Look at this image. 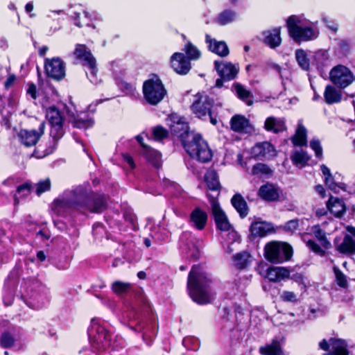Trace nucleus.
Here are the masks:
<instances>
[{
	"mask_svg": "<svg viewBox=\"0 0 355 355\" xmlns=\"http://www.w3.org/2000/svg\"><path fill=\"white\" fill-rule=\"evenodd\" d=\"M106 206V197L94 193L88 184L65 191L53 203V208L59 214L69 209L100 213L105 209Z\"/></svg>",
	"mask_w": 355,
	"mask_h": 355,
	"instance_id": "f257e3e1",
	"label": "nucleus"
},
{
	"mask_svg": "<svg viewBox=\"0 0 355 355\" xmlns=\"http://www.w3.org/2000/svg\"><path fill=\"white\" fill-rule=\"evenodd\" d=\"M171 120L172 121L170 125L171 133L180 139L187 153L200 162L210 161L212 153L207 142L199 135L189 131V125L185 119L173 115Z\"/></svg>",
	"mask_w": 355,
	"mask_h": 355,
	"instance_id": "f03ea898",
	"label": "nucleus"
},
{
	"mask_svg": "<svg viewBox=\"0 0 355 355\" xmlns=\"http://www.w3.org/2000/svg\"><path fill=\"white\" fill-rule=\"evenodd\" d=\"M213 279L200 266H193L187 279V290L191 298L198 304H209L215 298Z\"/></svg>",
	"mask_w": 355,
	"mask_h": 355,
	"instance_id": "7ed1b4c3",
	"label": "nucleus"
},
{
	"mask_svg": "<svg viewBox=\"0 0 355 355\" xmlns=\"http://www.w3.org/2000/svg\"><path fill=\"white\" fill-rule=\"evenodd\" d=\"M46 118L51 125V140L46 148L43 149L41 145L36 148L34 155L37 158H42L51 154L57 147L58 141L64 135L63 119L55 106L47 108Z\"/></svg>",
	"mask_w": 355,
	"mask_h": 355,
	"instance_id": "20e7f679",
	"label": "nucleus"
},
{
	"mask_svg": "<svg viewBox=\"0 0 355 355\" xmlns=\"http://www.w3.org/2000/svg\"><path fill=\"white\" fill-rule=\"evenodd\" d=\"M288 33L296 42L313 40L318 37V32L302 16L292 15L286 21Z\"/></svg>",
	"mask_w": 355,
	"mask_h": 355,
	"instance_id": "39448f33",
	"label": "nucleus"
},
{
	"mask_svg": "<svg viewBox=\"0 0 355 355\" xmlns=\"http://www.w3.org/2000/svg\"><path fill=\"white\" fill-rule=\"evenodd\" d=\"M88 336L92 347L96 350L101 351L109 348H116V346L111 341L110 334L103 326L100 324L97 319L94 318L91 320V324L88 329Z\"/></svg>",
	"mask_w": 355,
	"mask_h": 355,
	"instance_id": "423d86ee",
	"label": "nucleus"
},
{
	"mask_svg": "<svg viewBox=\"0 0 355 355\" xmlns=\"http://www.w3.org/2000/svg\"><path fill=\"white\" fill-rule=\"evenodd\" d=\"M293 255L291 246L286 242L272 241L264 247V257L273 263H281L288 261Z\"/></svg>",
	"mask_w": 355,
	"mask_h": 355,
	"instance_id": "0eeeda50",
	"label": "nucleus"
},
{
	"mask_svg": "<svg viewBox=\"0 0 355 355\" xmlns=\"http://www.w3.org/2000/svg\"><path fill=\"white\" fill-rule=\"evenodd\" d=\"M214 104L213 98L204 94L198 93L196 95V100L191 105V110L199 119H205L208 116L211 123L216 125L218 121L216 116H214L211 112Z\"/></svg>",
	"mask_w": 355,
	"mask_h": 355,
	"instance_id": "6e6552de",
	"label": "nucleus"
},
{
	"mask_svg": "<svg viewBox=\"0 0 355 355\" xmlns=\"http://www.w3.org/2000/svg\"><path fill=\"white\" fill-rule=\"evenodd\" d=\"M74 55L78 60H80L83 65L87 67L89 71L87 76L90 82L94 85H97L100 80L97 77L98 69L96 65V59L92 55L90 51L84 44H76Z\"/></svg>",
	"mask_w": 355,
	"mask_h": 355,
	"instance_id": "1a4fd4ad",
	"label": "nucleus"
},
{
	"mask_svg": "<svg viewBox=\"0 0 355 355\" xmlns=\"http://www.w3.org/2000/svg\"><path fill=\"white\" fill-rule=\"evenodd\" d=\"M311 234L317 239L320 245L312 239H304L306 246L316 254L320 257L325 256V250L331 248V243L327 237L326 232L319 225H315L311 227Z\"/></svg>",
	"mask_w": 355,
	"mask_h": 355,
	"instance_id": "9d476101",
	"label": "nucleus"
},
{
	"mask_svg": "<svg viewBox=\"0 0 355 355\" xmlns=\"http://www.w3.org/2000/svg\"><path fill=\"white\" fill-rule=\"evenodd\" d=\"M330 81L339 89H345L354 80V73L346 66L338 64L329 71Z\"/></svg>",
	"mask_w": 355,
	"mask_h": 355,
	"instance_id": "9b49d317",
	"label": "nucleus"
},
{
	"mask_svg": "<svg viewBox=\"0 0 355 355\" xmlns=\"http://www.w3.org/2000/svg\"><path fill=\"white\" fill-rule=\"evenodd\" d=\"M44 71L48 77L60 80L65 76V64L58 57L46 58L44 60Z\"/></svg>",
	"mask_w": 355,
	"mask_h": 355,
	"instance_id": "f8f14e48",
	"label": "nucleus"
},
{
	"mask_svg": "<svg viewBox=\"0 0 355 355\" xmlns=\"http://www.w3.org/2000/svg\"><path fill=\"white\" fill-rule=\"evenodd\" d=\"M208 197L211 203V212L217 229L223 232L229 231L232 228V225L225 213L223 211L219 203L214 197L210 198L209 196H208Z\"/></svg>",
	"mask_w": 355,
	"mask_h": 355,
	"instance_id": "ddd939ff",
	"label": "nucleus"
},
{
	"mask_svg": "<svg viewBox=\"0 0 355 355\" xmlns=\"http://www.w3.org/2000/svg\"><path fill=\"white\" fill-rule=\"evenodd\" d=\"M44 128L45 124L42 122L37 130H21L18 133L21 143L27 147L35 146L44 134Z\"/></svg>",
	"mask_w": 355,
	"mask_h": 355,
	"instance_id": "4468645a",
	"label": "nucleus"
},
{
	"mask_svg": "<svg viewBox=\"0 0 355 355\" xmlns=\"http://www.w3.org/2000/svg\"><path fill=\"white\" fill-rule=\"evenodd\" d=\"M350 234L344 236L340 243L335 240V246L337 251L343 254L352 255L355 254V228L348 227Z\"/></svg>",
	"mask_w": 355,
	"mask_h": 355,
	"instance_id": "2eb2a0df",
	"label": "nucleus"
},
{
	"mask_svg": "<svg viewBox=\"0 0 355 355\" xmlns=\"http://www.w3.org/2000/svg\"><path fill=\"white\" fill-rule=\"evenodd\" d=\"M171 65L173 69L180 75L187 74L191 68L190 61L182 53H175L171 56Z\"/></svg>",
	"mask_w": 355,
	"mask_h": 355,
	"instance_id": "dca6fc26",
	"label": "nucleus"
},
{
	"mask_svg": "<svg viewBox=\"0 0 355 355\" xmlns=\"http://www.w3.org/2000/svg\"><path fill=\"white\" fill-rule=\"evenodd\" d=\"M230 128L234 132L239 133L248 134L254 131V128L250 124V121L241 114H236L232 117Z\"/></svg>",
	"mask_w": 355,
	"mask_h": 355,
	"instance_id": "f3484780",
	"label": "nucleus"
},
{
	"mask_svg": "<svg viewBox=\"0 0 355 355\" xmlns=\"http://www.w3.org/2000/svg\"><path fill=\"white\" fill-rule=\"evenodd\" d=\"M214 65L219 76L225 80H233L239 72V69L230 62L215 61Z\"/></svg>",
	"mask_w": 355,
	"mask_h": 355,
	"instance_id": "a211bd4d",
	"label": "nucleus"
},
{
	"mask_svg": "<svg viewBox=\"0 0 355 355\" xmlns=\"http://www.w3.org/2000/svg\"><path fill=\"white\" fill-rule=\"evenodd\" d=\"M66 112L69 117V121L76 128H88L94 124V120L86 114H78L68 107H66Z\"/></svg>",
	"mask_w": 355,
	"mask_h": 355,
	"instance_id": "6ab92c4d",
	"label": "nucleus"
},
{
	"mask_svg": "<svg viewBox=\"0 0 355 355\" xmlns=\"http://www.w3.org/2000/svg\"><path fill=\"white\" fill-rule=\"evenodd\" d=\"M251 153L254 157L270 159L275 156L276 151L270 143L264 141L257 144L252 148Z\"/></svg>",
	"mask_w": 355,
	"mask_h": 355,
	"instance_id": "aec40b11",
	"label": "nucleus"
},
{
	"mask_svg": "<svg viewBox=\"0 0 355 355\" xmlns=\"http://www.w3.org/2000/svg\"><path fill=\"white\" fill-rule=\"evenodd\" d=\"M250 236L253 238L263 237L270 233L274 232L275 230L271 223L265 221H254L250 227Z\"/></svg>",
	"mask_w": 355,
	"mask_h": 355,
	"instance_id": "412c9836",
	"label": "nucleus"
},
{
	"mask_svg": "<svg viewBox=\"0 0 355 355\" xmlns=\"http://www.w3.org/2000/svg\"><path fill=\"white\" fill-rule=\"evenodd\" d=\"M205 42L207 44L209 50L220 57H225L229 55L230 51L227 44L223 41H217L209 35H205Z\"/></svg>",
	"mask_w": 355,
	"mask_h": 355,
	"instance_id": "4be33fe9",
	"label": "nucleus"
},
{
	"mask_svg": "<svg viewBox=\"0 0 355 355\" xmlns=\"http://www.w3.org/2000/svg\"><path fill=\"white\" fill-rule=\"evenodd\" d=\"M207 214L200 208H195L190 214L191 225L198 230H202L207 223Z\"/></svg>",
	"mask_w": 355,
	"mask_h": 355,
	"instance_id": "5701e85b",
	"label": "nucleus"
},
{
	"mask_svg": "<svg viewBox=\"0 0 355 355\" xmlns=\"http://www.w3.org/2000/svg\"><path fill=\"white\" fill-rule=\"evenodd\" d=\"M264 129L274 134H278L286 130V122L284 118L269 116L264 122Z\"/></svg>",
	"mask_w": 355,
	"mask_h": 355,
	"instance_id": "b1692460",
	"label": "nucleus"
},
{
	"mask_svg": "<svg viewBox=\"0 0 355 355\" xmlns=\"http://www.w3.org/2000/svg\"><path fill=\"white\" fill-rule=\"evenodd\" d=\"M290 276V270L284 267L272 266L267 269L265 277L268 279L269 281L273 282H278L286 279Z\"/></svg>",
	"mask_w": 355,
	"mask_h": 355,
	"instance_id": "393cba45",
	"label": "nucleus"
},
{
	"mask_svg": "<svg viewBox=\"0 0 355 355\" xmlns=\"http://www.w3.org/2000/svg\"><path fill=\"white\" fill-rule=\"evenodd\" d=\"M259 196L266 201H277L279 198V189L272 184L262 185L258 191Z\"/></svg>",
	"mask_w": 355,
	"mask_h": 355,
	"instance_id": "a878e982",
	"label": "nucleus"
},
{
	"mask_svg": "<svg viewBox=\"0 0 355 355\" xmlns=\"http://www.w3.org/2000/svg\"><path fill=\"white\" fill-rule=\"evenodd\" d=\"M144 133L137 135L136 137V139L140 144L141 147L142 148V150L141 153V155L144 156V157L146 159V160L149 164L154 166H155V151L153 148H151L147 143L144 141ZM145 137H146L148 139L150 140V139L146 135H145Z\"/></svg>",
	"mask_w": 355,
	"mask_h": 355,
	"instance_id": "bb28decb",
	"label": "nucleus"
},
{
	"mask_svg": "<svg viewBox=\"0 0 355 355\" xmlns=\"http://www.w3.org/2000/svg\"><path fill=\"white\" fill-rule=\"evenodd\" d=\"M232 90L236 96L246 105L250 106L253 104V95L244 85L239 83H234L232 85Z\"/></svg>",
	"mask_w": 355,
	"mask_h": 355,
	"instance_id": "cd10ccee",
	"label": "nucleus"
},
{
	"mask_svg": "<svg viewBox=\"0 0 355 355\" xmlns=\"http://www.w3.org/2000/svg\"><path fill=\"white\" fill-rule=\"evenodd\" d=\"M343 96L342 92L336 86L328 85L324 92V98L326 103L329 105L338 103L341 101Z\"/></svg>",
	"mask_w": 355,
	"mask_h": 355,
	"instance_id": "c85d7f7f",
	"label": "nucleus"
},
{
	"mask_svg": "<svg viewBox=\"0 0 355 355\" xmlns=\"http://www.w3.org/2000/svg\"><path fill=\"white\" fill-rule=\"evenodd\" d=\"M263 42L270 48H275L280 45L282 39L280 37V28H275L272 30L266 31L263 33Z\"/></svg>",
	"mask_w": 355,
	"mask_h": 355,
	"instance_id": "c756f323",
	"label": "nucleus"
},
{
	"mask_svg": "<svg viewBox=\"0 0 355 355\" xmlns=\"http://www.w3.org/2000/svg\"><path fill=\"white\" fill-rule=\"evenodd\" d=\"M331 350L324 355H349L346 342L341 339L330 338Z\"/></svg>",
	"mask_w": 355,
	"mask_h": 355,
	"instance_id": "7c9ffc66",
	"label": "nucleus"
},
{
	"mask_svg": "<svg viewBox=\"0 0 355 355\" xmlns=\"http://www.w3.org/2000/svg\"><path fill=\"white\" fill-rule=\"evenodd\" d=\"M145 100L150 105H155V81L154 78L146 80L143 84Z\"/></svg>",
	"mask_w": 355,
	"mask_h": 355,
	"instance_id": "2f4dec72",
	"label": "nucleus"
},
{
	"mask_svg": "<svg viewBox=\"0 0 355 355\" xmlns=\"http://www.w3.org/2000/svg\"><path fill=\"white\" fill-rule=\"evenodd\" d=\"M327 207L331 213L336 217H340L346 210L343 200L332 196L328 200Z\"/></svg>",
	"mask_w": 355,
	"mask_h": 355,
	"instance_id": "473e14b6",
	"label": "nucleus"
},
{
	"mask_svg": "<svg viewBox=\"0 0 355 355\" xmlns=\"http://www.w3.org/2000/svg\"><path fill=\"white\" fill-rule=\"evenodd\" d=\"M259 352L261 355H284L280 342L276 340L261 347Z\"/></svg>",
	"mask_w": 355,
	"mask_h": 355,
	"instance_id": "72a5a7b5",
	"label": "nucleus"
},
{
	"mask_svg": "<svg viewBox=\"0 0 355 355\" xmlns=\"http://www.w3.org/2000/svg\"><path fill=\"white\" fill-rule=\"evenodd\" d=\"M291 140L295 146H302L306 145V129L303 125L302 121H298L297 128Z\"/></svg>",
	"mask_w": 355,
	"mask_h": 355,
	"instance_id": "f704fd0d",
	"label": "nucleus"
},
{
	"mask_svg": "<svg viewBox=\"0 0 355 355\" xmlns=\"http://www.w3.org/2000/svg\"><path fill=\"white\" fill-rule=\"evenodd\" d=\"M231 202L241 218H244L248 214L247 203L241 194H235Z\"/></svg>",
	"mask_w": 355,
	"mask_h": 355,
	"instance_id": "c9c22d12",
	"label": "nucleus"
},
{
	"mask_svg": "<svg viewBox=\"0 0 355 355\" xmlns=\"http://www.w3.org/2000/svg\"><path fill=\"white\" fill-rule=\"evenodd\" d=\"M205 180L209 189L218 191L220 188L218 177L214 170H208L205 175Z\"/></svg>",
	"mask_w": 355,
	"mask_h": 355,
	"instance_id": "e433bc0d",
	"label": "nucleus"
},
{
	"mask_svg": "<svg viewBox=\"0 0 355 355\" xmlns=\"http://www.w3.org/2000/svg\"><path fill=\"white\" fill-rule=\"evenodd\" d=\"M237 13L233 10H225L221 12L216 18V21L221 26L227 25L236 20Z\"/></svg>",
	"mask_w": 355,
	"mask_h": 355,
	"instance_id": "4c0bfd02",
	"label": "nucleus"
},
{
	"mask_svg": "<svg viewBox=\"0 0 355 355\" xmlns=\"http://www.w3.org/2000/svg\"><path fill=\"white\" fill-rule=\"evenodd\" d=\"M310 157L306 152L302 150H295L291 155V160L293 164L299 167H304L309 160Z\"/></svg>",
	"mask_w": 355,
	"mask_h": 355,
	"instance_id": "58836bf2",
	"label": "nucleus"
},
{
	"mask_svg": "<svg viewBox=\"0 0 355 355\" xmlns=\"http://www.w3.org/2000/svg\"><path fill=\"white\" fill-rule=\"evenodd\" d=\"M329 61V54L326 50H319L315 53L313 62L318 69H322Z\"/></svg>",
	"mask_w": 355,
	"mask_h": 355,
	"instance_id": "ea45409f",
	"label": "nucleus"
},
{
	"mask_svg": "<svg viewBox=\"0 0 355 355\" xmlns=\"http://www.w3.org/2000/svg\"><path fill=\"white\" fill-rule=\"evenodd\" d=\"M295 58L299 66L304 71H308L310 67L309 59L305 51L297 49L295 51Z\"/></svg>",
	"mask_w": 355,
	"mask_h": 355,
	"instance_id": "a19ab883",
	"label": "nucleus"
},
{
	"mask_svg": "<svg viewBox=\"0 0 355 355\" xmlns=\"http://www.w3.org/2000/svg\"><path fill=\"white\" fill-rule=\"evenodd\" d=\"M182 50L187 54V58L189 61L191 60H198L201 55L200 51L190 42L186 43Z\"/></svg>",
	"mask_w": 355,
	"mask_h": 355,
	"instance_id": "79ce46f5",
	"label": "nucleus"
},
{
	"mask_svg": "<svg viewBox=\"0 0 355 355\" xmlns=\"http://www.w3.org/2000/svg\"><path fill=\"white\" fill-rule=\"evenodd\" d=\"M112 290L116 295H122L126 293L132 288V284L128 282L121 281H115L112 284Z\"/></svg>",
	"mask_w": 355,
	"mask_h": 355,
	"instance_id": "37998d69",
	"label": "nucleus"
},
{
	"mask_svg": "<svg viewBox=\"0 0 355 355\" xmlns=\"http://www.w3.org/2000/svg\"><path fill=\"white\" fill-rule=\"evenodd\" d=\"M250 254L247 252H242L235 254L233 257L234 265L239 269L246 267L248 263Z\"/></svg>",
	"mask_w": 355,
	"mask_h": 355,
	"instance_id": "c03bdc74",
	"label": "nucleus"
},
{
	"mask_svg": "<svg viewBox=\"0 0 355 355\" xmlns=\"http://www.w3.org/2000/svg\"><path fill=\"white\" fill-rule=\"evenodd\" d=\"M272 173L270 167L262 163L255 164L252 168V174L254 175H270Z\"/></svg>",
	"mask_w": 355,
	"mask_h": 355,
	"instance_id": "a18cd8bd",
	"label": "nucleus"
},
{
	"mask_svg": "<svg viewBox=\"0 0 355 355\" xmlns=\"http://www.w3.org/2000/svg\"><path fill=\"white\" fill-rule=\"evenodd\" d=\"M334 271L337 284L340 287L346 288L347 286V280L346 276L337 268H334Z\"/></svg>",
	"mask_w": 355,
	"mask_h": 355,
	"instance_id": "49530a36",
	"label": "nucleus"
},
{
	"mask_svg": "<svg viewBox=\"0 0 355 355\" xmlns=\"http://www.w3.org/2000/svg\"><path fill=\"white\" fill-rule=\"evenodd\" d=\"M51 187V181L49 178L39 182L36 184V193L40 196L41 193L48 191Z\"/></svg>",
	"mask_w": 355,
	"mask_h": 355,
	"instance_id": "de8ad7c7",
	"label": "nucleus"
},
{
	"mask_svg": "<svg viewBox=\"0 0 355 355\" xmlns=\"http://www.w3.org/2000/svg\"><path fill=\"white\" fill-rule=\"evenodd\" d=\"M167 95V90L164 87L162 81L157 78V104L163 100Z\"/></svg>",
	"mask_w": 355,
	"mask_h": 355,
	"instance_id": "09e8293b",
	"label": "nucleus"
},
{
	"mask_svg": "<svg viewBox=\"0 0 355 355\" xmlns=\"http://www.w3.org/2000/svg\"><path fill=\"white\" fill-rule=\"evenodd\" d=\"M299 227V220L293 219L286 222L283 226V230L285 232L293 233L297 230Z\"/></svg>",
	"mask_w": 355,
	"mask_h": 355,
	"instance_id": "8fccbe9b",
	"label": "nucleus"
},
{
	"mask_svg": "<svg viewBox=\"0 0 355 355\" xmlns=\"http://www.w3.org/2000/svg\"><path fill=\"white\" fill-rule=\"evenodd\" d=\"M15 343V339L9 333L5 332L1 335L0 343L3 347H10Z\"/></svg>",
	"mask_w": 355,
	"mask_h": 355,
	"instance_id": "3c124183",
	"label": "nucleus"
},
{
	"mask_svg": "<svg viewBox=\"0 0 355 355\" xmlns=\"http://www.w3.org/2000/svg\"><path fill=\"white\" fill-rule=\"evenodd\" d=\"M280 297L284 302H296L297 301V295L292 291H284Z\"/></svg>",
	"mask_w": 355,
	"mask_h": 355,
	"instance_id": "603ef678",
	"label": "nucleus"
},
{
	"mask_svg": "<svg viewBox=\"0 0 355 355\" xmlns=\"http://www.w3.org/2000/svg\"><path fill=\"white\" fill-rule=\"evenodd\" d=\"M310 146L314 150L316 157H321L322 155V149L320 143L317 139H313L310 141Z\"/></svg>",
	"mask_w": 355,
	"mask_h": 355,
	"instance_id": "864d4df0",
	"label": "nucleus"
},
{
	"mask_svg": "<svg viewBox=\"0 0 355 355\" xmlns=\"http://www.w3.org/2000/svg\"><path fill=\"white\" fill-rule=\"evenodd\" d=\"M31 184L28 183L23 184L19 186L17 189V193L21 196V197L27 196L31 193Z\"/></svg>",
	"mask_w": 355,
	"mask_h": 355,
	"instance_id": "5fc2aeb1",
	"label": "nucleus"
},
{
	"mask_svg": "<svg viewBox=\"0 0 355 355\" xmlns=\"http://www.w3.org/2000/svg\"><path fill=\"white\" fill-rule=\"evenodd\" d=\"M121 89H123L127 94L134 95L135 92V87L126 82L121 81L119 85Z\"/></svg>",
	"mask_w": 355,
	"mask_h": 355,
	"instance_id": "6e6d98bb",
	"label": "nucleus"
},
{
	"mask_svg": "<svg viewBox=\"0 0 355 355\" xmlns=\"http://www.w3.org/2000/svg\"><path fill=\"white\" fill-rule=\"evenodd\" d=\"M324 183L330 189L333 191H336L338 187L337 184L334 180L332 175L324 178Z\"/></svg>",
	"mask_w": 355,
	"mask_h": 355,
	"instance_id": "4d7b16f0",
	"label": "nucleus"
},
{
	"mask_svg": "<svg viewBox=\"0 0 355 355\" xmlns=\"http://www.w3.org/2000/svg\"><path fill=\"white\" fill-rule=\"evenodd\" d=\"M338 46L339 49L343 53H347L350 50V46L349 42L345 40H341L338 42Z\"/></svg>",
	"mask_w": 355,
	"mask_h": 355,
	"instance_id": "13d9d810",
	"label": "nucleus"
},
{
	"mask_svg": "<svg viewBox=\"0 0 355 355\" xmlns=\"http://www.w3.org/2000/svg\"><path fill=\"white\" fill-rule=\"evenodd\" d=\"M168 135V131L161 126H157V141L166 138Z\"/></svg>",
	"mask_w": 355,
	"mask_h": 355,
	"instance_id": "bf43d9fd",
	"label": "nucleus"
},
{
	"mask_svg": "<svg viewBox=\"0 0 355 355\" xmlns=\"http://www.w3.org/2000/svg\"><path fill=\"white\" fill-rule=\"evenodd\" d=\"M326 26L334 33H336L338 29V24L334 21L323 19Z\"/></svg>",
	"mask_w": 355,
	"mask_h": 355,
	"instance_id": "052dcab7",
	"label": "nucleus"
},
{
	"mask_svg": "<svg viewBox=\"0 0 355 355\" xmlns=\"http://www.w3.org/2000/svg\"><path fill=\"white\" fill-rule=\"evenodd\" d=\"M27 94L28 95H30L32 97V98L36 99L37 89H36V86L33 83L28 85V88L27 89Z\"/></svg>",
	"mask_w": 355,
	"mask_h": 355,
	"instance_id": "680f3d73",
	"label": "nucleus"
},
{
	"mask_svg": "<svg viewBox=\"0 0 355 355\" xmlns=\"http://www.w3.org/2000/svg\"><path fill=\"white\" fill-rule=\"evenodd\" d=\"M64 13V10H49L48 12L46 17L50 19H55L56 16H60Z\"/></svg>",
	"mask_w": 355,
	"mask_h": 355,
	"instance_id": "e2e57ef3",
	"label": "nucleus"
},
{
	"mask_svg": "<svg viewBox=\"0 0 355 355\" xmlns=\"http://www.w3.org/2000/svg\"><path fill=\"white\" fill-rule=\"evenodd\" d=\"M15 184H16V180L12 177L8 178H7L6 180H3L2 182V185L6 186V187H12Z\"/></svg>",
	"mask_w": 355,
	"mask_h": 355,
	"instance_id": "0e129e2a",
	"label": "nucleus"
},
{
	"mask_svg": "<svg viewBox=\"0 0 355 355\" xmlns=\"http://www.w3.org/2000/svg\"><path fill=\"white\" fill-rule=\"evenodd\" d=\"M37 236H40L42 240H48L50 238V234L47 230H41L37 233Z\"/></svg>",
	"mask_w": 355,
	"mask_h": 355,
	"instance_id": "69168bd1",
	"label": "nucleus"
},
{
	"mask_svg": "<svg viewBox=\"0 0 355 355\" xmlns=\"http://www.w3.org/2000/svg\"><path fill=\"white\" fill-rule=\"evenodd\" d=\"M189 255L194 259H198L200 255V250L198 247H193L192 249H189Z\"/></svg>",
	"mask_w": 355,
	"mask_h": 355,
	"instance_id": "338daca9",
	"label": "nucleus"
},
{
	"mask_svg": "<svg viewBox=\"0 0 355 355\" xmlns=\"http://www.w3.org/2000/svg\"><path fill=\"white\" fill-rule=\"evenodd\" d=\"M319 346L322 349V350H324V351H328L329 349V348L331 347L330 346V340L329 341H327V340L324 339L322 340L320 343H319Z\"/></svg>",
	"mask_w": 355,
	"mask_h": 355,
	"instance_id": "774afa93",
	"label": "nucleus"
}]
</instances>
